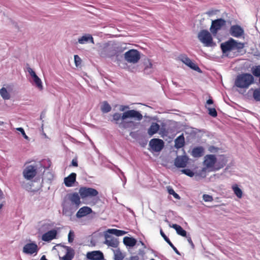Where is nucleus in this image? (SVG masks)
<instances>
[{
	"mask_svg": "<svg viewBox=\"0 0 260 260\" xmlns=\"http://www.w3.org/2000/svg\"><path fill=\"white\" fill-rule=\"evenodd\" d=\"M127 118H133L136 120L140 121L143 119V115L139 111L130 110L125 111L122 114L114 113L113 115L112 121L118 124L120 128L125 129L134 125V122L131 120H127Z\"/></svg>",
	"mask_w": 260,
	"mask_h": 260,
	"instance_id": "obj_1",
	"label": "nucleus"
},
{
	"mask_svg": "<svg viewBox=\"0 0 260 260\" xmlns=\"http://www.w3.org/2000/svg\"><path fill=\"white\" fill-rule=\"evenodd\" d=\"M254 82V78L249 73L238 75L235 80V85L239 88H247Z\"/></svg>",
	"mask_w": 260,
	"mask_h": 260,
	"instance_id": "obj_2",
	"label": "nucleus"
},
{
	"mask_svg": "<svg viewBox=\"0 0 260 260\" xmlns=\"http://www.w3.org/2000/svg\"><path fill=\"white\" fill-rule=\"evenodd\" d=\"M244 47V43L238 42L233 38H230L228 41L220 45L221 49L224 54L235 50L239 51Z\"/></svg>",
	"mask_w": 260,
	"mask_h": 260,
	"instance_id": "obj_3",
	"label": "nucleus"
},
{
	"mask_svg": "<svg viewBox=\"0 0 260 260\" xmlns=\"http://www.w3.org/2000/svg\"><path fill=\"white\" fill-rule=\"evenodd\" d=\"M198 38L206 47H213L215 45L212 35L206 29L201 30L198 35Z\"/></svg>",
	"mask_w": 260,
	"mask_h": 260,
	"instance_id": "obj_4",
	"label": "nucleus"
},
{
	"mask_svg": "<svg viewBox=\"0 0 260 260\" xmlns=\"http://www.w3.org/2000/svg\"><path fill=\"white\" fill-rule=\"evenodd\" d=\"M217 158L214 154H207L205 156L203 161L205 168L202 169V171L206 172L207 169L209 171H216L215 170Z\"/></svg>",
	"mask_w": 260,
	"mask_h": 260,
	"instance_id": "obj_5",
	"label": "nucleus"
},
{
	"mask_svg": "<svg viewBox=\"0 0 260 260\" xmlns=\"http://www.w3.org/2000/svg\"><path fill=\"white\" fill-rule=\"evenodd\" d=\"M124 57L127 62L136 63L139 61L141 55L140 52L137 50L130 49L124 54Z\"/></svg>",
	"mask_w": 260,
	"mask_h": 260,
	"instance_id": "obj_6",
	"label": "nucleus"
},
{
	"mask_svg": "<svg viewBox=\"0 0 260 260\" xmlns=\"http://www.w3.org/2000/svg\"><path fill=\"white\" fill-rule=\"evenodd\" d=\"M79 193L82 199L92 198L96 197L99 192L93 188L87 187H81L79 190Z\"/></svg>",
	"mask_w": 260,
	"mask_h": 260,
	"instance_id": "obj_7",
	"label": "nucleus"
},
{
	"mask_svg": "<svg viewBox=\"0 0 260 260\" xmlns=\"http://www.w3.org/2000/svg\"><path fill=\"white\" fill-rule=\"evenodd\" d=\"M226 21L222 18H219L213 20L211 26L210 27V30L211 33L215 36L218 33V31L221 29V28L225 25Z\"/></svg>",
	"mask_w": 260,
	"mask_h": 260,
	"instance_id": "obj_8",
	"label": "nucleus"
},
{
	"mask_svg": "<svg viewBox=\"0 0 260 260\" xmlns=\"http://www.w3.org/2000/svg\"><path fill=\"white\" fill-rule=\"evenodd\" d=\"M37 174L36 166L29 165L25 168L23 171V176L25 179L28 180L32 179Z\"/></svg>",
	"mask_w": 260,
	"mask_h": 260,
	"instance_id": "obj_9",
	"label": "nucleus"
},
{
	"mask_svg": "<svg viewBox=\"0 0 260 260\" xmlns=\"http://www.w3.org/2000/svg\"><path fill=\"white\" fill-rule=\"evenodd\" d=\"M149 145L153 151L159 152L164 148V142L161 139L154 138L150 140Z\"/></svg>",
	"mask_w": 260,
	"mask_h": 260,
	"instance_id": "obj_10",
	"label": "nucleus"
},
{
	"mask_svg": "<svg viewBox=\"0 0 260 260\" xmlns=\"http://www.w3.org/2000/svg\"><path fill=\"white\" fill-rule=\"evenodd\" d=\"M179 58L182 62L191 69L197 71H200L201 70L200 68L196 63L193 62L186 55H180Z\"/></svg>",
	"mask_w": 260,
	"mask_h": 260,
	"instance_id": "obj_11",
	"label": "nucleus"
},
{
	"mask_svg": "<svg viewBox=\"0 0 260 260\" xmlns=\"http://www.w3.org/2000/svg\"><path fill=\"white\" fill-rule=\"evenodd\" d=\"M188 161V157L186 155L177 156L174 160V165L179 168H185Z\"/></svg>",
	"mask_w": 260,
	"mask_h": 260,
	"instance_id": "obj_12",
	"label": "nucleus"
},
{
	"mask_svg": "<svg viewBox=\"0 0 260 260\" xmlns=\"http://www.w3.org/2000/svg\"><path fill=\"white\" fill-rule=\"evenodd\" d=\"M39 249L38 245L35 243H27L24 245L23 252L26 254H32L37 253Z\"/></svg>",
	"mask_w": 260,
	"mask_h": 260,
	"instance_id": "obj_13",
	"label": "nucleus"
},
{
	"mask_svg": "<svg viewBox=\"0 0 260 260\" xmlns=\"http://www.w3.org/2000/svg\"><path fill=\"white\" fill-rule=\"evenodd\" d=\"M28 72L32 78L36 86L40 90H42L43 89V86L41 79L36 75L35 72L31 68H29L28 69Z\"/></svg>",
	"mask_w": 260,
	"mask_h": 260,
	"instance_id": "obj_14",
	"label": "nucleus"
},
{
	"mask_svg": "<svg viewBox=\"0 0 260 260\" xmlns=\"http://www.w3.org/2000/svg\"><path fill=\"white\" fill-rule=\"evenodd\" d=\"M230 32L231 36L236 38H239L244 34V30L240 26L234 25L231 26Z\"/></svg>",
	"mask_w": 260,
	"mask_h": 260,
	"instance_id": "obj_15",
	"label": "nucleus"
},
{
	"mask_svg": "<svg viewBox=\"0 0 260 260\" xmlns=\"http://www.w3.org/2000/svg\"><path fill=\"white\" fill-rule=\"evenodd\" d=\"M105 237V241L104 243L105 244L113 248H116L118 246L119 241L117 238L108 234H106Z\"/></svg>",
	"mask_w": 260,
	"mask_h": 260,
	"instance_id": "obj_16",
	"label": "nucleus"
},
{
	"mask_svg": "<svg viewBox=\"0 0 260 260\" xmlns=\"http://www.w3.org/2000/svg\"><path fill=\"white\" fill-rule=\"evenodd\" d=\"M57 232L55 230H51L44 234L42 236V240L45 242H49L56 238Z\"/></svg>",
	"mask_w": 260,
	"mask_h": 260,
	"instance_id": "obj_17",
	"label": "nucleus"
},
{
	"mask_svg": "<svg viewBox=\"0 0 260 260\" xmlns=\"http://www.w3.org/2000/svg\"><path fill=\"white\" fill-rule=\"evenodd\" d=\"M87 257L92 260H102L104 258V255L101 251H94L87 253Z\"/></svg>",
	"mask_w": 260,
	"mask_h": 260,
	"instance_id": "obj_18",
	"label": "nucleus"
},
{
	"mask_svg": "<svg viewBox=\"0 0 260 260\" xmlns=\"http://www.w3.org/2000/svg\"><path fill=\"white\" fill-rule=\"evenodd\" d=\"M92 212L91 208L87 206H84L79 209L76 213V216L78 218L84 217Z\"/></svg>",
	"mask_w": 260,
	"mask_h": 260,
	"instance_id": "obj_19",
	"label": "nucleus"
},
{
	"mask_svg": "<svg viewBox=\"0 0 260 260\" xmlns=\"http://www.w3.org/2000/svg\"><path fill=\"white\" fill-rule=\"evenodd\" d=\"M76 174L72 173L68 177L64 179V183L67 187H71L76 181Z\"/></svg>",
	"mask_w": 260,
	"mask_h": 260,
	"instance_id": "obj_20",
	"label": "nucleus"
},
{
	"mask_svg": "<svg viewBox=\"0 0 260 260\" xmlns=\"http://www.w3.org/2000/svg\"><path fill=\"white\" fill-rule=\"evenodd\" d=\"M227 161V159L224 155H220L218 160L217 159L215 170H216V171H217L223 168L226 165Z\"/></svg>",
	"mask_w": 260,
	"mask_h": 260,
	"instance_id": "obj_21",
	"label": "nucleus"
},
{
	"mask_svg": "<svg viewBox=\"0 0 260 260\" xmlns=\"http://www.w3.org/2000/svg\"><path fill=\"white\" fill-rule=\"evenodd\" d=\"M65 248L66 249V253L61 257L62 260H72L75 255L74 250L68 246H66Z\"/></svg>",
	"mask_w": 260,
	"mask_h": 260,
	"instance_id": "obj_22",
	"label": "nucleus"
},
{
	"mask_svg": "<svg viewBox=\"0 0 260 260\" xmlns=\"http://www.w3.org/2000/svg\"><path fill=\"white\" fill-rule=\"evenodd\" d=\"M204 149L202 146L196 147L193 148L191 155L194 157H200L203 155Z\"/></svg>",
	"mask_w": 260,
	"mask_h": 260,
	"instance_id": "obj_23",
	"label": "nucleus"
},
{
	"mask_svg": "<svg viewBox=\"0 0 260 260\" xmlns=\"http://www.w3.org/2000/svg\"><path fill=\"white\" fill-rule=\"evenodd\" d=\"M159 125L156 122H152L150 127L148 129V134L150 136H153L156 134L159 129Z\"/></svg>",
	"mask_w": 260,
	"mask_h": 260,
	"instance_id": "obj_24",
	"label": "nucleus"
},
{
	"mask_svg": "<svg viewBox=\"0 0 260 260\" xmlns=\"http://www.w3.org/2000/svg\"><path fill=\"white\" fill-rule=\"evenodd\" d=\"M90 41L92 43H94L93 39L91 35L88 34L83 36L78 39V42L79 44H84Z\"/></svg>",
	"mask_w": 260,
	"mask_h": 260,
	"instance_id": "obj_25",
	"label": "nucleus"
},
{
	"mask_svg": "<svg viewBox=\"0 0 260 260\" xmlns=\"http://www.w3.org/2000/svg\"><path fill=\"white\" fill-rule=\"evenodd\" d=\"M184 144L185 140L183 135L178 137L175 140V147L177 149L183 147Z\"/></svg>",
	"mask_w": 260,
	"mask_h": 260,
	"instance_id": "obj_26",
	"label": "nucleus"
},
{
	"mask_svg": "<svg viewBox=\"0 0 260 260\" xmlns=\"http://www.w3.org/2000/svg\"><path fill=\"white\" fill-rule=\"evenodd\" d=\"M123 243L127 246L133 247L136 244L137 240L133 237H125Z\"/></svg>",
	"mask_w": 260,
	"mask_h": 260,
	"instance_id": "obj_27",
	"label": "nucleus"
},
{
	"mask_svg": "<svg viewBox=\"0 0 260 260\" xmlns=\"http://www.w3.org/2000/svg\"><path fill=\"white\" fill-rule=\"evenodd\" d=\"M171 227L176 230L178 235L183 237L186 236V232L180 225L177 224H173Z\"/></svg>",
	"mask_w": 260,
	"mask_h": 260,
	"instance_id": "obj_28",
	"label": "nucleus"
},
{
	"mask_svg": "<svg viewBox=\"0 0 260 260\" xmlns=\"http://www.w3.org/2000/svg\"><path fill=\"white\" fill-rule=\"evenodd\" d=\"M80 198V196H79L78 193L75 192L71 194L70 200L72 203L78 206L81 203Z\"/></svg>",
	"mask_w": 260,
	"mask_h": 260,
	"instance_id": "obj_29",
	"label": "nucleus"
},
{
	"mask_svg": "<svg viewBox=\"0 0 260 260\" xmlns=\"http://www.w3.org/2000/svg\"><path fill=\"white\" fill-rule=\"evenodd\" d=\"M232 189L234 193L238 198H241L242 197L243 192L242 190L238 186L237 184L234 185L232 186Z\"/></svg>",
	"mask_w": 260,
	"mask_h": 260,
	"instance_id": "obj_30",
	"label": "nucleus"
},
{
	"mask_svg": "<svg viewBox=\"0 0 260 260\" xmlns=\"http://www.w3.org/2000/svg\"><path fill=\"white\" fill-rule=\"evenodd\" d=\"M108 232L117 236H121L126 234L125 231L117 229H109Z\"/></svg>",
	"mask_w": 260,
	"mask_h": 260,
	"instance_id": "obj_31",
	"label": "nucleus"
},
{
	"mask_svg": "<svg viewBox=\"0 0 260 260\" xmlns=\"http://www.w3.org/2000/svg\"><path fill=\"white\" fill-rule=\"evenodd\" d=\"M101 110L103 113H108L111 110V107L107 102L104 101L102 105Z\"/></svg>",
	"mask_w": 260,
	"mask_h": 260,
	"instance_id": "obj_32",
	"label": "nucleus"
},
{
	"mask_svg": "<svg viewBox=\"0 0 260 260\" xmlns=\"http://www.w3.org/2000/svg\"><path fill=\"white\" fill-rule=\"evenodd\" d=\"M0 94L5 100H8L10 98V94L5 87H3L0 89Z\"/></svg>",
	"mask_w": 260,
	"mask_h": 260,
	"instance_id": "obj_33",
	"label": "nucleus"
},
{
	"mask_svg": "<svg viewBox=\"0 0 260 260\" xmlns=\"http://www.w3.org/2000/svg\"><path fill=\"white\" fill-rule=\"evenodd\" d=\"M167 190H168V193L172 195L174 197V198H175L176 199H178V200L180 199V197L179 196V194L175 192V191L172 188V187H171L170 186H168Z\"/></svg>",
	"mask_w": 260,
	"mask_h": 260,
	"instance_id": "obj_34",
	"label": "nucleus"
},
{
	"mask_svg": "<svg viewBox=\"0 0 260 260\" xmlns=\"http://www.w3.org/2000/svg\"><path fill=\"white\" fill-rule=\"evenodd\" d=\"M124 256L119 250H116L114 251L115 260H122Z\"/></svg>",
	"mask_w": 260,
	"mask_h": 260,
	"instance_id": "obj_35",
	"label": "nucleus"
},
{
	"mask_svg": "<svg viewBox=\"0 0 260 260\" xmlns=\"http://www.w3.org/2000/svg\"><path fill=\"white\" fill-rule=\"evenodd\" d=\"M252 73L255 77H260V66H256L252 69Z\"/></svg>",
	"mask_w": 260,
	"mask_h": 260,
	"instance_id": "obj_36",
	"label": "nucleus"
},
{
	"mask_svg": "<svg viewBox=\"0 0 260 260\" xmlns=\"http://www.w3.org/2000/svg\"><path fill=\"white\" fill-rule=\"evenodd\" d=\"M253 97L255 101H260V88L253 90Z\"/></svg>",
	"mask_w": 260,
	"mask_h": 260,
	"instance_id": "obj_37",
	"label": "nucleus"
},
{
	"mask_svg": "<svg viewBox=\"0 0 260 260\" xmlns=\"http://www.w3.org/2000/svg\"><path fill=\"white\" fill-rule=\"evenodd\" d=\"M144 70H147L148 69H151L152 68V63L151 60L149 59H145L144 62Z\"/></svg>",
	"mask_w": 260,
	"mask_h": 260,
	"instance_id": "obj_38",
	"label": "nucleus"
},
{
	"mask_svg": "<svg viewBox=\"0 0 260 260\" xmlns=\"http://www.w3.org/2000/svg\"><path fill=\"white\" fill-rule=\"evenodd\" d=\"M74 57L75 66L77 67L80 66L82 63V59L78 55H75Z\"/></svg>",
	"mask_w": 260,
	"mask_h": 260,
	"instance_id": "obj_39",
	"label": "nucleus"
},
{
	"mask_svg": "<svg viewBox=\"0 0 260 260\" xmlns=\"http://www.w3.org/2000/svg\"><path fill=\"white\" fill-rule=\"evenodd\" d=\"M160 234L161 236L165 240V241L168 243L169 245H171V244H173L171 241L170 240V239L168 238V237L165 235V234L162 231V229H160Z\"/></svg>",
	"mask_w": 260,
	"mask_h": 260,
	"instance_id": "obj_40",
	"label": "nucleus"
},
{
	"mask_svg": "<svg viewBox=\"0 0 260 260\" xmlns=\"http://www.w3.org/2000/svg\"><path fill=\"white\" fill-rule=\"evenodd\" d=\"M181 172L187 176L191 177H193L194 175V173L189 169H183L181 170Z\"/></svg>",
	"mask_w": 260,
	"mask_h": 260,
	"instance_id": "obj_41",
	"label": "nucleus"
},
{
	"mask_svg": "<svg viewBox=\"0 0 260 260\" xmlns=\"http://www.w3.org/2000/svg\"><path fill=\"white\" fill-rule=\"evenodd\" d=\"M203 199L206 202H210L213 201V198L211 196L206 194L203 196Z\"/></svg>",
	"mask_w": 260,
	"mask_h": 260,
	"instance_id": "obj_42",
	"label": "nucleus"
},
{
	"mask_svg": "<svg viewBox=\"0 0 260 260\" xmlns=\"http://www.w3.org/2000/svg\"><path fill=\"white\" fill-rule=\"evenodd\" d=\"M209 114L214 117L217 115V112L215 108H208Z\"/></svg>",
	"mask_w": 260,
	"mask_h": 260,
	"instance_id": "obj_43",
	"label": "nucleus"
},
{
	"mask_svg": "<svg viewBox=\"0 0 260 260\" xmlns=\"http://www.w3.org/2000/svg\"><path fill=\"white\" fill-rule=\"evenodd\" d=\"M74 233L73 231H70L68 234V241L70 243H72L74 240Z\"/></svg>",
	"mask_w": 260,
	"mask_h": 260,
	"instance_id": "obj_44",
	"label": "nucleus"
},
{
	"mask_svg": "<svg viewBox=\"0 0 260 260\" xmlns=\"http://www.w3.org/2000/svg\"><path fill=\"white\" fill-rule=\"evenodd\" d=\"M16 129L20 132L21 134L22 135V136H23V137L26 139V140H28V136L26 135L25 132H24V130L23 129V128L22 127H18V128H17Z\"/></svg>",
	"mask_w": 260,
	"mask_h": 260,
	"instance_id": "obj_45",
	"label": "nucleus"
},
{
	"mask_svg": "<svg viewBox=\"0 0 260 260\" xmlns=\"http://www.w3.org/2000/svg\"><path fill=\"white\" fill-rule=\"evenodd\" d=\"M186 237L187 239V241H188V243L190 244L192 248H194V244L191 239V237L189 236H186Z\"/></svg>",
	"mask_w": 260,
	"mask_h": 260,
	"instance_id": "obj_46",
	"label": "nucleus"
},
{
	"mask_svg": "<svg viewBox=\"0 0 260 260\" xmlns=\"http://www.w3.org/2000/svg\"><path fill=\"white\" fill-rule=\"evenodd\" d=\"M129 109L128 106H121L120 107V111H124L125 110Z\"/></svg>",
	"mask_w": 260,
	"mask_h": 260,
	"instance_id": "obj_47",
	"label": "nucleus"
},
{
	"mask_svg": "<svg viewBox=\"0 0 260 260\" xmlns=\"http://www.w3.org/2000/svg\"><path fill=\"white\" fill-rule=\"evenodd\" d=\"M172 249L174 250V251L178 254H180L179 251L178 250V249L176 248V247L173 244H171V245H170Z\"/></svg>",
	"mask_w": 260,
	"mask_h": 260,
	"instance_id": "obj_48",
	"label": "nucleus"
},
{
	"mask_svg": "<svg viewBox=\"0 0 260 260\" xmlns=\"http://www.w3.org/2000/svg\"><path fill=\"white\" fill-rule=\"evenodd\" d=\"M129 260H139V256L138 255L131 256Z\"/></svg>",
	"mask_w": 260,
	"mask_h": 260,
	"instance_id": "obj_49",
	"label": "nucleus"
},
{
	"mask_svg": "<svg viewBox=\"0 0 260 260\" xmlns=\"http://www.w3.org/2000/svg\"><path fill=\"white\" fill-rule=\"evenodd\" d=\"M72 164L74 167H77L78 166V162L76 160L73 159L72 161Z\"/></svg>",
	"mask_w": 260,
	"mask_h": 260,
	"instance_id": "obj_50",
	"label": "nucleus"
},
{
	"mask_svg": "<svg viewBox=\"0 0 260 260\" xmlns=\"http://www.w3.org/2000/svg\"><path fill=\"white\" fill-rule=\"evenodd\" d=\"M213 103V101L211 99H210L207 101V104L211 105V104H212Z\"/></svg>",
	"mask_w": 260,
	"mask_h": 260,
	"instance_id": "obj_51",
	"label": "nucleus"
},
{
	"mask_svg": "<svg viewBox=\"0 0 260 260\" xmlns=\"http://www.w3.org/2000/svg\"><path fill=\"white\" fill-rule=\"evenodd\" d=\"M40 260H48V259H47V258H46V256L45 255H43L41 257Z\"/></svg>",
	"mask_w": 260,
	"mask_h": 260,
	"instance_id": "obj_52",
	"label": "nucleus"
},
{
	"mask_svg": "<svg viewBox=\"0 0 260 260\" xmlns=\"http://www.w3.org/2000/svg\"><path fill=\"white\" fill-rule=\"evenodd\" d=\"M3 206V205L2 204H0V210L2 208Z\"/></svg>",
	"mask_w": 260,
	"mask_h": 260,
	"instance_id": "obj_53",
	"label": "nucleus"
},
{
	"mask_svg": "<svg viewBox=\"0 0 260 260\" xmlns=\"http://www.w3.org/2000/svg\"><path fill=\"white\" fill-rule=\"evenodd\" d=\"M206 14H208V15H210L211 14V13L210 12H208L206 13Z\"/></svg>",
	"mask_w": 260,
	"mask_h": 260,
	"instance_id": "obj_54",
	"label": "nucleus"
},
{
	"mask_svg": "<svg viewBox=\"0 0 260 260\" xmlns=\"http://www.w3.org/2000/svg\"><path fill=\"white\" fill-rule=\"evenodd\" d=\"M0 193H1V195H2L3 194V192H2L1 190H0Z\"/></svg>",
	"mask_w": 260,
	"mask_h": 260,
	"instance_id": "obj_55",
	"label": "nucleus"
},
{
	"mask_svg": "<svg viewBox=\"0 0 260 260\" xmlns=\"http://www.w3.org/2000/svg\"><path fill=\"white\" fill-rule=\"evenodd\" d=\"M3 123V122H0V124H2Z\"/></svg>",
	"mask_w": 260,
	"mask_h": 260,
	"instance_id": "obj_56",
	"label": "nucleus"
},
{
	"mask_svg": "<svg viewBox=\"0 0 260 260\" xmlns=\"http://www.w3.org/2000/svg\"><path fill=\"white\" fill-rule=\"evenodd\" d=\"M141 243L143 245H144V243L143 242H141Z\"/></svg>",
	"mask_w": 260,
	"mask_h": 260,
	"instance_id": "obj_57",
	"label": "nucleus"
},
{
	"mask_svg": "<svg viewBox=\"0 0 260 260\" xmlns=\"http://www.w3.org/2000/svg\"><path fill=\"white\" fill-rule=\"evenodd\" d=\"M150 260H155L154 259L152 258V259H151Z\"/></svg>",
	"mask_w": 260,
	"mask_h": 260,
	"instance_id": "obj_58",
	"label": "nucleus"
}]
</instances>
